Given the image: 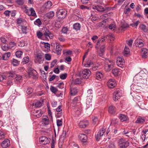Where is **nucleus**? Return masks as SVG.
Returning <instances> with one entry per match:
<instances>
[{
  "label": "nucleus",
  "mask_w": 148,
  "mask_h": 148,
  "mask_svg": "<svg viewBox=\"0 0 148 148\" xmlns=\"http://www.w3.org/2000/svg\"><path fill=\"white\" fill-rule=\"evenodd\" d=\"M67 13L65 9H58L56 13V15L59 19H63L66 16Z\"/></svg>",
  "instance_id": "obj_1"
},
{
  "label": "nucleus",
  "mask_w": 148,
  "mask_h": 148,
  "mask_svg": "<svg viewBox=\"0 0 148 148\" xmlns=\"http://www.w3.org/2000/svg\"><path fill=\"white\" fill-rule=\"evenodd\" d=\"M114 63L113 61L106 59L104 65L105 71L107 72L110 71L114 67Z\"/></svg>",
  "instance_id": "obj_2"
},
{
  "label": "nucleus",
  "mask_w": 148,
  "mask_h": 148,
  "mask_svg": "<svg viewBox=\"0 0 148 148\" xmlns=\"http://www.w3.org/2000/svg\"><path fill=\"white\" fill-rule=\"evenodd\" d=\"M27 6H25L24 8L25 9V12L28 16H33L37 17L35 11L34 9L32 8H30L29 9H27Z\"/></svg>",
  "instance_id": "obj_3"
},
{
  "label": "nucleus",
  "mask_w": 148,
  "mask_h": 148,
  "mask_svg": "<svg viewBox=\"0 0 148 148\" xmlns=\"http://www.w3.org/2000/svg\"><path fill=\"white\" fill-rule=\"evenodd\" d=\"M35 62L39 64L42 63L44 60L43 54L42 53H37L35 57Z\"/></svg>",
  "instance_id": "obj_4"
},
{
  "label": "nucleus",
  "mask_w": 148,
  "mask_h": 148,
  "mask_svg": "<svg viewBox=\"0 0 148 148\" xmlns=\"http://www.w3.org/2000/svg\"><path fill=\"white\" fill-rule=\"evenodd\" d=\"M122 92L119 89H117L114 92L113 97L114 101H117L121 96Z\"/></svg>",
  "instance_id": "obj_5"
},
{
  "label": "nucleus",
  "mask_w": 148,
  "mask_h": 148,
  "mask_svg": "<svg viewBox=\"0 0 148 148\" xmlns=\"http://www.w3.org/2000/svg\"><path fill=\"white\" fill-rule=\"evenodd\" d=\"M28 75L30 77L34 79H37L38 77V75L37 71L34 69H31L30 71L28 72Z\"/></svg>",
  "instance_id": "obj_6"
},
{
  "label": "nucleus",
  "mask_w": 148,
  "mask_h": 148,
  "mask_svg": "<svg viewBox=\"0 0 148 148\" xmlns=\"http://www.w3.org/2000/svg\"><path fill=\"white\" fill-rule=\"evenodd\" d=\"M119 143L120 148H126L129 145L128 141L124 140L123 139H120Z\"/></svg>",
  "instance_id": "obj_7"
},
{
  "label": "nucleus",
  "mask_w": 148,
  "mask_h": 148,
  "mask_svg": "<svg viewBox=\"0 0 148 148\" xmlns=\"http://www.w3.org/2000/svg\"><path fill=\"white\" fill-rule=\"evenodd\" d=\"M91 74V72L88 69H86L82 71L81 74L84 78L86 79L88 78Z\"/></svg>",
  "instance_id": "obj_8"
},
{
  "label": "nucleus",
  "mask_w": 148,
  "mask_h": 148,
  "mask_svg": "<svg viewBox=\"0 0 148 148\" xmlns=\"http://www.w3.org/2000/svg\"><path fill=\"white\" fill-rule=\"evenodd\" d=\"M88 95L87 96V99H86V103L88 104V103L91 102L92 96V89H89L87 91Z\"/></svg>",
  "instance_id": "obj_9"
},
{
  "label": "nucleus",
  "mask_w": 148,
  "mask_h": 148,
  "mask_svg": "<svg viewBox=\"0 0 148 148\" xmlns=\"http://www.w3.org/2000/svg\"><path fill=\"white\" fill-rule=\"evenodd\" d=\"M43 36L46 38H48L49 37L50 39H53V34L47 29H46L45 32L43 33Z\"/></svg>",
  "instance_id": "obj_10"
},
{
  "label": "nucleus",
  "mask_w": 148,
  "mask_h": 148,
  "mask_svg": "<svg viewBox=\"0 0 148 148\" xmlns=\"http://www.w3.org/2000/svg\"><path fill=\"white\" fill-rule=\"evenodd\" d=\"M107 84L108 87L110 88H114L116 85L115 79H109L108 81Z\"/></svg>",
  "instance_id": "obj_11"
},
{
  "label": "nucleus",
  "mask_w": 148,
  "mask_h": 148,
  "mask_svg": "<svg viewBox=\"0 0 148 148\" xmlns=\"http://www.w3.org/2000/svg\"><path fill=\"white\" fill-rule=\"evenodd\" d=\"M105 132V130L103 128H102L99 130L97 133V134L96 135L95 138L97 140L99 141L100 138L103 135Z\"/></svg>",
  "instance_id": "obj_12"
},
{
  "label": "nucleus",
  "mask_w": 148,
  "mask_h": 148,
  "mask_svg": "<svg viewBox=\"0 0 148 148\" xmlns=\"http://www.w3.org/2000/svg\"><path fill=\"white\" fill-rule=\"evenodd\" d=\"M39 139L40 143L43 145L48 144L50 142L48 139L45 136H41L39 138Z\"/></svg>",
  "instance_id": "obj_13"
},
{
  "label": "nucleus",
  "mask_w": 148,
  "mask_h": 148,
  "mask_svg": "<svg viewBox=\"0 0 148 148\" xmlns=\"http://www.w3.org/2000/svg\"><path fill=\"white\" fill-rule=\"evenodd\" d=\"M141 55L143 58H146L148 57V49L144 48L141 49Z\"/></svg>",
  "instance_id": "obj_14"
},
{
  "label": "nucleus",
  "mask_w": 148,
  "mask_h": 148,
  "mask_svg": "<svg viewBox=\"0 0 148 148\" xmlns=\"http://www.w3.org/2000/svg\"><path fill=\"white\" fill-rule=\"evenodd\" d=\"M135 45L137 47H141L144 46L143 41L140 39H136L135 41Z\"/></svg>",
  "instance_id": "obj_15"
},
{
  "label": "nucleus",
  "mask_w": 148,
  "mask_h": 148,
  "mask_svg": "<svg viewBox=\"0 0 148 148\" xmlns=\"http://www.w3.org/2000/svg\"><path fill=\"white\" fill-rule=\"evenodd\" d=\"M10 141L6 139L3 141L1 144V146L3 148H6L10 145Z\"/></svg>",
  "instance_id": "obj_16"
},
{
  "label": "nucleus",
  "mask_w": 148,
  "mask_h": 148,
  "mask_svg": "<svg viewBox=\"0 0 148 148\" xmlns=\"http://www.w3.org/2000/svg\"><path fill=\"white\" fill-rule=\"evenodd\" d=\"M78 92L77 90L76 87H73L71 85L70 86V95L74 96L77 94Z\"/></svg>",
  "instance_id": "obj_17"
},
{
  "label": "nucleus",
  "mask_w": 148,
  "mask_h": 148,
  "mask_svg": "<svg viewBox=\"0 0 148 148\" xmlns=\"http://www.w3.org/2000/svg\"><path fill=\"white\" fill-rule=\"evenodd\" d=\"M61 108L62 106H59L56 109L57 113L56 114V116L57 118H60L62 116V111Z\"/></svg>",
  "instance_id": "obj_18"
},
{
  "label": "nucleus",
  "mask_w": 148,
  "mask_h": 148,
  "mask_svg": "<svg viewBox=\"0 0 148 148\" xmlns=\"http://www.w3.org/2000/svg\"><path fill=\"white\" fill-rule=\"evenodd\" d=\"M32 112L33 113V115L38 118L41 116L42 114V113L40 110H33Z\"/></svg>",
  "instance_id": "obj_19"
},
{
  "label": "nucleus",
  "mask_w": 148,
  "mask_h": 148,
  "mask_svg": "<svg viewBox=\"0 0 148 148\" xmlns=\"http://www.w3.org/2000/svg\"><path fill=\"white\" fill-rule=\"evenodd\" d=\"M79 137L80 140L83 142H85L87 141V137L85 134H80L79 135Z\"/></svg>",
  "instance_id": "obj_20"
},
{
  "label": "nucleus",
  "mask_w": 148,
  "mask_h": 148,
  "mask_svg": "<svg viewBox=\"0 0 148 148\" xmlns=\"http://www.w3.org/2000/svg\"><path fill=\"white\" fill-rule=\"evenodd\" d=\"M88 124V122L87 121H80L79 123V126L81 128H85Z\"/></svg>",
  "instance_id": "obj_21"
},
{
  "label": "nucleus",
  "mask_w": 148,
  "mask_h": 148,
  "mask_svg": "<svg viewBox=\"0 0 148 148\" xmlns=\"http://www.w3.org/2000/svg\"><path fill=\"white\" fill-rule=\"evenodd\" d=\"M10 53L9 52L6 53L2 55V58L3 60H7L10 56Z\"/></svg>",
  "instance_id": "obj_22"
},
{
  "label": "nucleus",
  "mask_w": 148,
  "mask_h": 148,
  "mask_svg": "<svg viewBox=\"0 0 148 148\" xmlns=\"http://www.w3.org/2000/svg\"><path fill=\"white\" fill-rule=\"evenodd\" d=\"M52 5V2L51 1H48L45 3L44 6L46 9H49L50 8Z\"/></svg>",
  "instance_id": "obj_23"
},
{
  "label": "nucleus",
  "mask_w": 148,
  "mask_h": 148,
  "mask_svg": "<svg viewBox=\"0 0 148 148\" xmlns=\"http://www.w3.org/2000/svg\"><path fill=\"white\" fill-rule=\"evenodd\" d=\"M145 121V119L144 118L142 117L141 116H139L137 118L136 122L137 123H143Z\"/></svg>",
  "instance_id": "obj_24"
},
{
  "label": "nucleus",
  "mask_w": 148,
  "mask_h": 148,
  "mask_svg": "<svg viewBox=\"0 0 148 148\" xmlns=\"http://www.w3.org/2000/svg\"><path fill=\"white\" fill-rule=\"evenodd\" d=\"M108 111L110 114H113L116 111L115 107L112 106H110L109 108Z\"/></svg>",
  "instance_id": "obj_25"
},
{
  "label": "nucleus",
  "mask_w": 148,
  "mask_h": 148,
  "mask_svg": "<svg viewBox=\"0 0 148 148\" xmlns=\"http://www.w3.org/2000/svg\"><path fill=\"white\" fill-rule=\"evenodd\" d=\"M47 16L49 19H52L54 15V12L53 11H51L46 14Z\"/></svg>",
  "instance_id": "obj_26"
},
{
  "label": "nucleus",
  "mask_w": 148,
  "mask_h": 148,
  "mask_svg": "<svg viewBox=\"0 0 148 148\" xmlns=\"http://www.w3.org/2000/svg\"><path fill=\"white\" fill-rule=\"evenodd\" d=\"M96 79L100 80L103 77V75L102 73L100 72H97L96 73Z\"/></svg>",
  "instance_id": "obj_27"
},
{
  "label": "nucleus",
  "mask_w": 148,
  "mask_h": 148,
  "mask_svg": "<svg viewBox=\"0 0 148 148\" xmlns=\"http://www.w3.org/2000/svg\"><path fill=\"white\" fill-rule=\"evenodd\" d=\"M56 53L58 55H60L61 53L62 49L58 45V43H56Z\"/></svg>",
  "instance_id": "obj_28"
},
{
  "label": "nucleus",
  "mask_w": 148,
  "mask_h": 148,
  "mask_svg": "<svg viewBox=\"0 0 148 148\" xmlns=\"http://www.w3.org/2000/svg\"><path fill=\"white\" fill-rule=\"evenodd\" d=\"M73 29L76 31L80 30V24L79 23H76L73 25Z\"/></svg>",
  "instance_id": "obj_29"
},
{
  "label": "nucleus",
  "mask_w": 148,
  "mask_h": 148,
  "mask_svg": "<svg viewBox=\"0 0 148 148\" xmlns=\"http://www.w3.org/2000/svg\"><path fill=\"white\" fill-rule=\"evenodd\" d=\"M119 70L118 69H112V72L115 76H117L118 75L119 73Z\"/></svg>",
  "instance_id": "obj_30"
},
{
  "label": "nucleus",
  "mask_w": 148,
  "mask_h": 148,
  "mask_svg": "<svg viewBox=\"0 0 148 148\" xmlns=\"http://www.w3.org/2000/svg\"><path fill=\"white\" fill-rule=\"evenodd\" d=\"M130 51L129 48L125 46L123 52L124 56H127V55L130 53Z\"/></svg>",
  "instance_id": "obj_31"
},
{
  "label": "nucleus",
  "mask_w": 148,
  "mask_h": 148,
  "mask_svg": "<svg viewBox=\"0 0 148 148\" xmlns=\"http://www.w3.org/2000/svg\"><path fill=\"white\" fill-rule=\"evenodd\" d=\"M119 118L122 122H123L126 120L127 118L125 115L123 114H120L119 116Z\"/></svg>",
  "instance_id": "obj_32"
},
{
  "label": "nucleus",
  "mask_w": 148,
  "mask_h": 148,
  "mask_svg": "<svg viewBox=\"0 0 148 148\" xmlns=\"http://www.w3.org/2000/svg\"><path fill=\"white\" fill-rule=\"evenodd\" d=\"M15 74V71H11L8 73L7 76L9 78H13Z\"/></svg>",
  "instance_id": "obj_33"
},
{
  "label": "nucleus",
  "mask_w": 148,
  "mask_h": 148,
  "mask_svg": "<svg viewBox=\"0 0 148 148\" xmlns=\"http://www.w3.org/2000/svg\"><path fill=\"white\" fill-rule=\"evenodd\" d=\"M12 63L14 66H16L19 64V62L18 60L13 58L12 60Z\"/></svg>",
  "instance_id": "obj_34"
},
{
  "label": "nucleus",
  "mask_w": 148,
  "mask_h": 148,
  "mask_svg": "<svg viewBox=\"0 0 148 148\" xmlns=\"http://www.w3.org/2000/svg\"><path fill=\"white\" fill-rule=\"evenodd\" d=\"M1 48L3 51H7L9 48L8 45L7 44L3 45L1 46Z\"/></svg>",
  "instance_id": "obj_35"
},
{
  "label": "nucleus",
  "mask_w": 148,
  "mask_h": 148,
  "mask_svg": "<svg viewBox=\"0 0 148 148\" xmlns=\"http://www.w3.org/2000/svg\"><path fill=\"white\" fill-rule=\"evenodd\" d=\"M93 64V63L89 60L87 61L86 63L84 64V66L87 67H90L91 65Z\"/></svg>",
  "instance_id": "obj_36"
},
{
  "label": "nucleus",
  "mask_w": 148,
  "mask_h": 148,
  "mask_svg": "<svg viewBox=\"0 0 148 148\" xmlns=\"http://www.w3.org/2000/svg\"><path fill=\"white\" fill-rule=\"evenodd\" d=\"M140 28L144 32H147L148 31V27L146 28V26L144 25H142L140 26Z\"/></svg>",
  "instance_id": "obj_37"
},
{
  "label": "nucleus",
  "mask_w": 148,
  "mask_h": 148,
  "mask_svg": "<svg viewBox=\"0 0 148 148\" xmlns=\"http://www.w3.org/2000/svg\"><path fill=\"white\" fill-rule=\"evenodd\" d=\"M129 27V26L128 25L126 24H123L121 26L120 29L122 32H123V31L125 30V29L127 27Z\"/></svg>",
  "instance_id": "obj_38"
},
{
  "label": "nucleus",
  "mask_w": 148,
  "mask_h": 148,
  "mask_svg": "<svg viewBox=\"0 0 148 148\" xmlns=\"http://www.w3.org/2000/svg\"><path fill=\"white\" fill-rule=\"evenodd\" d=\"M23 52L21 51H17L15 53L16 56L18 58L21 57V55H22Z\"/></svg>",
  "instance_id": "obj_39"
},
{
  "label": "nucleus",
  "mask_w": 148,
  "mask_h": 148,
  "mask_svg": "<svg viewBox=\"0 0 148 148\" xmlns=\"http://www.w3.org/2000/svg\"><path fill=\"white\" fill-rule=\"evenodd\" d=\"M92 120L94 124H97L99 123L98 119L96 117L94 116L92 117Z\"/></svg>",
  "instance_id": "obj_40"
},
{
  "label": "nucleus",
  "mask_w": 148,
  "mask_h": 148,
  "mask_svg": "<svg viewBox=\"0 0 148 148\" xmlns=\"http://www.w3.org/2000/svg\"><path fill=\"white\" fill-rule=\"evenodd\" d=\"M109 148H116V147L114 143L112 141H110L108 145Z\"/></svg>",
  "instance_id": "obj_41"
},
{
  "label": "nucleus",
  "mask_w": 148,
  "mask_h": 148,
  "mask_svg": "<svg viewBox=\"0 0 148 148\" xmlns=\"http://www.w3.org/2000/svg\"><path fill=\"white\" fill-rule=\"evenodd\" d=\"M42 103L41 102L38 101L35 103V106L36 108H39L40 107L42 106Z\"/></svg>",
  "instance_id": "obj_42"
},
{
  "label": "nucleus",
  "mask_w": 148,
  "mask_h": 148,
  "mask_svg": "<svg viewBox=\"0 0 148 148\" xmlns=\"http://www.w3.org/2000/svg\"><path fill=\"white\" fill-rule=\"evenodd\" d=\"M117 61H119V62H121V63L124 64V60L122 56L119 57L117 58Z\"/></svg>",
  "instance_id": "obj_43"
},
{
  "label": "nucleus",
  "mask_w": 148,
  "mask_h": 148,
  "mask_svg": "<svg viewBox=\"0 0 148 148\" xmlns=\"http://www.w3.org/2000/svg\"><path fill=\"white\" fill-rule=\"evenodd\" d=\"M82 112V109L81 108H77L76 111V114L78 116L80 115Z\"/></svg>",
  "instance_id": "obj_44"
},
{
  "label": "nucleus",
  "mask_w": 148,
  "mask_h": 148,
  "mask_svg": "<svg viewBox=\"0 0 148 148\" xmlns=\"http://www.w3.org/2000/svg\"><path fill=\"white\" fill-rule=\"evenodd\" d=\"M11 11H9L8 10H6L4 12V14L6 16L8 17L11 14Z\"/></svg>",
  "instance_id": "obj_45"
},
{
  "label": "nucleus",
  "mask_w": 148,
  "mask_h": 148,
  "mask_svg": "<svg viewBox=\"0 0 148 148\" xmlns=\"http://www.w3.org/2000/svg\"><path fill=\"white\" fill-rule=\"evenodd\" d=\"M80 8L82 10H85L87 9V10H89L90 9V8L84 5H81L80 6Z\"/></svg>",
  "instance_id": "obj_46"
},
{
  "label": "nucleus",
  "mask_w": 148,
  "mask_h": 148,
  "mask_svg": "<svg viewBox=\"0 0 148 148\" xmlns=\"http://www.w3.org/2000/svg\"><path fill=\"white\" fill-rule=\"evenodd\" d=\"M33 92V90L31 87H28L26 91L27 93L28 94H30L32 93Z\"/></svg>",
  "instance_id": "obj_47"
},
{
  "label": "nucleus",
  "mask_w": 148,
  "mask_h": 148,
  "mask_svg": "<svg viewBox=\"0 0 148 148\" xmlns=\"http://www.w3.org/2000/svg\"><path fill=\"white\" fill-rule=\"evenodd\" d=\"M57 86L60 89H62L64 88V84L63 82H60L58 84Z\"/></svg>",
  "instance_id": "obj_48"
},
{
  "label": "nucleus",
  "mask_w": 148,
  "mask_h": 148,
  "mask_svg": "<svg viewBox=\"0 0 148 148\" xmlns=\"http://www.w3.org/2000/svg\"><path fill=\"white\" fill-rule=\"evenodd\" d=\"M62 119L57 120V125L59 127L62 125Z\"/></svg>",
  "instance_id": "obj_49"
},
{
  "label": "nucleus",
  "mask_w": 148,
  "mask_h": 148,
  "mask_svg": "<svg viewBox=\"0 0 148 148\" xmlns=\"http://www.w3.org/2000/svg\"><path fill=\"white\" fill-rule=\"evenodd\" d=\"M67 76V74L66 73L61 74L60 75V77L62 79H65Z\"/></svg>",
  "instance_id": "obj_50"
},
{
  "label": "nucleus",
  "mask_w": 148,
  "mask_h": 148,
  "mask_svg": "<svg viewBox=\"0 0 148 148\" xmlns=\"http://www.w3.org/2000/svg\"><path fill=\"white\" fill-rule=\"evenodd\" d=\"M68 31V29L66 27H63L62 30V32L64 34H66L67 32Z\"/></svg>",
  "instance_id": "obj_51"
},
{
  "label": "nucleus",
  "mask_w": 148,
  "mask_h": 148,
  "mask_svg": "<svg viewBox=\"0 0 148 148\" xmlns=\"http://www.w3.org/2000/svg\"><path fill=\"white\" fill-rule=\"evenodd\" d=\"M25 45V43L23 40L21 41L20 42H19L18 45L21 47H23Z\"/></svg>",
  "instance_id": "obj_52"
},
{
  "label": "nucleus",
  "mask_w": 148,
  "mask_h": 148,
  "mask_svg": "<svg viewBox=\"0 0 148 148\" xmlns=\"http://www.w3.org/2000/svg\"><path fill=\"white\" fill-rule=\"evenodd\" d=\"M80 99V97H79L77 96L75 97L73 100V103H77L79 101V99Z\"/></svg>",
  "instance_id": "obj_53"
},
{
  "label": "nucleus",
  "mask_w": 148,
  "mask_h": 148,
  "mask_svg": "<svg viewBox=\"0 0 148 148\" xmlns=\"http://www.w3.org/2000/svg\"><path fill=\"white\" fill-rule=\"evenodd\" d=\"M51 91L53 93H55L57 92V90L56 88L53 86H51L50 88Z\"/></svg>",
  "instance_id": "obj_54"
},
{
  "label": "nucleus",
  "mask_w": 148,
  "mask_h": 148,
  "mask_svg": "<svg viewBox=\"0 0 148 148\" xmlns=\"http://www.w3.org/2000/svg\"><path fill=\"white\" fill-rule=\"evenodd\" d=\"M58 38L60 42H63L65 40V39L64 37L62 36H59L58 37Z\"/></svg>",
  "instance_id": "obj_55"
},
{
  "label": "nucleus",
  "mask_w": 148,
  "mask_h": 148,
  "mask_svg": "<svg viewBox=\"0 0 148 148\" xmlns=\"http://www.w3.org/2000/svg\"><path fill=\"white\" fill-rule=\"evenodd\" d=\"M16 44L14 42H11L9 43V46L11 48H12L15 46Z\"/></svg>",
  "instance_id": "obj_56"
},
{
  "label": "nucleus",
  "mask_w": 148,
  "mask_h": 148,
  "mask_svg": "<svg viewBox=\"0 0 148 148\" xmlns=\"http://www.w3.org/2000/svg\"><path fill=\"white\" fill-rule=\"evenodd\" d=\"M45 58L46 60H50L51 59V56L49 53L46 54L45 55Z\"/></svg>",
  "instance_id": "obj_57"
},
{
  "label": "nucleus",
  "mask_w": 148,
  "mask_h": 148,
  "mask_svg": "<svg viewBox=\"0 0 148 148\" xmlns=\"http://www.w3.org/2000/svg\"><path fill=\"white\" fill-rule=\"evenodd\" d=\"M16 3L18 5H21L24 3L23 0H18L16 1Z\"/></svg>",
  "instance_id": "obj_58"
},
{
  "label": "nucleus",
  "mask_w": 148,
  "mask_h": 148,
  "mask_svg": "<svg viewBox=\"0 0 148 148\" xmlns=\"http://www.w3.org/2000/svg\"><path fill=\"white\" fill-rule=\"evenodd\" d=\"M116 64L119 67L123 68L124 66V64L121 63V62L116 61Z\"/></svg>",
  "instance_id": "obj_59"
},
{
  "label": "nucleus",
  "mask_w": 148,
  "mask_h": 148,
  "mask_svg": "<svg viewBox=\"0 0 148 148\" xmlns=\"http://www.w3.org/2000/svg\"><path fill=\"white\" fill-rule=\"evenodd\" d=\"M23 62H25V63L28 62L29 61V58L28 57L26 56L24 57L23 58Z\"/></svg>",
  "instance_id": "obj_60"
},
{
  "label": "nucleus",
  "mask_w": 148,
  "mask_h": 148,
  "mask_svg": "<svg viewBox=\"0 0 148 148\" xmlns=\"http://www.w3.org/2000/svg\"><path fill=\"white\" fill-rule=\"evenodd\" d=\"M37 36L38 38H41L43 36V34L39 31L37 32Z\"/></svg>",
  "instance_id": "obj_61"
},
{
  "label": "nucleus",
  "mask_w": 148,
  "mask_h": 148,
  "mask_svg": "<svg viewBox=\"0 0 148 148\" xmlns=\"http://www.w3.org/2000/svg\"><path fill=\"white\" fill-rule=\"evenodd\" d=\"M22 78V76L20 75H16L15 79L17 81H19Z\"/></svg>",
  "instance_id": "obj_62"
},
{
  "label": "nucleus",
  "mask_w": 148,
  "mask_h": 148,
  "mask_svg": "<svg viewBox=\"0 0 148 148\" xmlns=\"http://www.w3.org/2000/svg\"><path fill=\"white\" fill-rule=\"evenodd\" d=\"M21 30L23 33H27V28L26 27L24 26L22 27Z\"/></svg>",
  "instance_id": "obj_63"
},
{
  "label": "nucleus",
  "mask_w": 148,
  "mask_h": 148,
  "mask_svg": "<svg viewBox=\"0 0 148 148\" xmlns=\"http://www.w3.org/2000/svg\"><path fill=\"white\" fill-rule=\"evenodd\" d=\"M56 143L55 141L53 139H52V141L51 144V148H55V144Z\"/></svg>",
  "instance_id": "obj_64"
}]
</instances>
